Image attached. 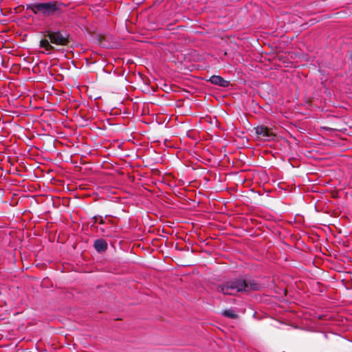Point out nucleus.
<instances>
[{
	"instance_id": "f257e3e1",
	"label": "nucleus",
	"mask_w": 352,
	"mask_h": 352,
	"mask_svg": "<svg viewBox=\"0 0 352 352\" xmlns=\"http://www.w3.org/2000/svg\"><path fill=\"white\" fill-rule=\"evenodd\" d=\"M263 285L256 280L249 278L247 275L228 278L217 286V291L224 295L236 296L239 293L258 291Z\"/></svg>"
},
{
	"instance_id": "f03ea898",
	"label": "nucleus",
	"mask_w": 352,
	"mask_h": 352,
	"mask_svg": "<svg viewBox=\"0 0 352 352\" xmlns=\"http://www.w3.org/2000/svg\"><path fill=\"white\" fill-rule=\"evenodd\" d=\"M45 36L48 38H43L40 41V47L44 48L47 52L54 50L52 44L60 46H66L69 43V35L60 30H46Z\"/></svg>"
},
{
	"instance_id": "7ed1b4c3",
	"label": "nucleus",
	"mask_w": 352,
	"mask_h": 352,
	"mask_svg": "<svg viewBox=\"0 0 352 352\" xmlns=\"http://www.w3.org/2000/svg\"><path fill=\"white\" fill-rule=\"evenodd\" d=\"M57 1H47L45 3H34L28 6V9H31L35 14L41 13L44 15H50L56 10Z\"/></svg>"
},
{
	"instance_id": "20e7f679",
	"label": "nucleus",
	"mask_w": 352,
	"mask_h": 352,
	"mask_svg": "<svg viewBox=\"0 0 352 352\" xmlns=\"http://www.w3.org/2000/svg\"><path fill=\"white\" fill-rule=\"evenodd\" d=\"M254 130L258 138L264 141H270L275 136L272 129L263 125L257 126L254 128Z\"/></svg>"
},
{
	"instance_id": "39448f33",
	"label": "nucleus",
	"mask_w": 352,
	"mask_h": 352,
	"mask_svg": "<svg viewBox=\"0 0 352 352\" xmlns=\"http://www.w3.org/2000/svg\"><path fill=\"white\" fill-rule=\"evenodd\" d=\"M208 81L212 85H217L221 87H228L230 85V82L225 80L220 76L213 75L212 76Z\"/></svg>"
},
{
	"instance_id": "423d86ee",
	"label": "nucleus",
	"mask_w": 352,
	"mask_h": 352,
	"mask_svg": "<svg viewBox=\"0 0 352 352\" xmlns=\"http://www.w3.org/2000/svg\"><path fill=\"white\" fill-rule=\"evenodd\" d=\"M94 247L96 252L102 253L107 249V243L103 239H98L94 241Z\"/></svg>"
},
{
	"instance_id": "0eeeda50",
	"label": "nucleus",
	"mask_w": 352,
	"mask_h": 352,
	"mask_svg": "<svg viewBox=\"0 0 352 352\" xmlns=\"http://www.w3.org/2000/svg\"><path fill=\"white\" fill-rule=\"evenodd\" d=\"M222 315L225 317L232 319H235L237 318V314L233 309H228L223 311Z\"/></svg>"
},
{
	"instance_id": "6e6552de",
	"label": "nucleus",
	"mask_w": 352,
	"mask_h": 352,
	"mask_svg": "<svg viewBox=\"0 0 352 352\" xmlns=\"http://www.w3.org/2000/svg\"><path fill=\"white\" fill-rule=\"evenodd\" d=\"M94 219H95V222H97L98 221V219H99V223H104V220H103L102 217H94Z\"/></svg>"
}]
</instances>
